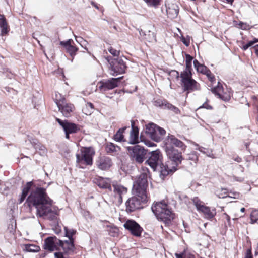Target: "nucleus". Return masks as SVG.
I'll return each instance as SVG.
<instances>
[{"mask_svg": "<svg viewBox=\"0 0 258 258\" xmlns=\"http://www.w3.org/2000/svg\"><path fill=\"white\" fill-rule=\"evenodd\" d=\"M165 134L166 131L159 127L156 129V132L154 133L153 135L151 138L155 142H160L164 138Z\"/></svg>", "mask_w": 258, "mask_h": 258, "instance_id": "a878e982", "label": "nucleus"}, {"mask_svg": "<svg viewBox=\"0 0 258 258\" xmlns=\"http://www.w3.org/2000/svg\"><path fill=\"white\" fill-rule=\"evenodd\" d=\"M240 211H241V212H244L245 211V208H241V209H240Z\"/></svg>", "mask_w": 258, "mask_h": 258, "instance_id": "338daca9", "label": "nucleus"}, {"mask_svg": "<svg viewBox=\"0 0 258 258\" xmlns=\"http://www.w3.org/2000/svg\"><path fill=\"white\" fill-rule=\"evenodd\" d=\"M212 92L216 95H220L221 93H223V88L221 86L218 85L216 87L212 89Z\"/></svg>", "mask_w": 258, "mask_h": 258, "instance_id": "79ce46f5", "label": "nucleus"}, {"mask_svg": "<svg viewBox=\"0 0 258 258\" xmlns=\"http://www.w3.org/2000/svg\"><path fill=\"white\" fill-rule=\"evenodd\" d=\"M235 160L237 162H240L241 161V159L237 158V159H235Z\"/></svg>", "mask_w": 258, "mask_h": 258, "instance_id": "774afa93", "label": "nucleus"}, {"mask_svg": "<svg viewBox=\"0 0 258 258\" xmlns=\"http://www.w3.org/2000/svg\"><path fill=\"white\" fill-rule=\"evenodd\" d=\"M194 67L197 70L198 72H200L202 74H204L205 71L208 69L207 67L205 65L201 64L199 62V61L195 59L193 62Z\"/></svg>", "mask_w": 258, "mask_h": 258, "instance_id": "473e14b6", "label": "nucleus"}, {"mask_svg": "<svg viewBox=\"0 0 258 258\" xmlns=\"http://www.w3.org/2000/svg\"><path fill=\"white\" fill-rule=\"evenodd\" d=\"M224 215L225 216V217L228 221V222H229L230 221V218L229 215H228L226 213H224Z\"/></svg>", "mask_w": 258, "mask_h": 258, "instance_id": "4d7b16f0", "label": "nucleus"}, {"mask_svg": "<svg viewBox=\"0 0 258 258\" xmlns=\"http://www.w3.org/2000/svg\"><path fill=\"white\" fill-rule=\"evenodd\" d=\"M173 73L175 74L177 76V77H179V73L177 71H173Z\"/></svg>", "mask_w": 258, "mask_h": 258, "instance_id": "0e129e2a", "label": "nucleus"}, {"mask_svg": "<svg viewBox=\"0 0 258 258\" xmlns=\"http://www.w3.org/2000/svg\"><path fill=\"white\" fill-rule=\"evenodd\" d=\"M253 48L255 50V53L256 55L257 56V57H258V44L255 45L253 47Z\"/></svg>", "mask_w": 258, "mask_h": 258, "instance_id": "6e6d98bb", "label": "nucleus"}, {"mask_svg": "<svg viewBox=\"0 0 258 258\" xmlns=\"http://www.w3.org/2000/svg\"><path fill=\"white\" fill-rule=\"evenodd\" d=\"M253 45V43L250 41L247 44H244L242 46V49L244 50H247L249 47Z\"/></svg>", "mask_w": 258, "mask_h": 258, "instance_id": "603ef678", "label": "nucleus"}, {"mask_svg": "<svg viewBox=\"0 0 258 258\" xmlns=\"http://www.w3.org/2000/svg\"><path fill=\"white\" fill-rule=\"evenodd\" d=\"M203 74L206 75L208 78L209 79V80L212 82L215 80L214 75L208 69L205 71V72Z\"/></svg>", "mask_w": 258, "mask_h": 258, "instance_id": "49530a36", "label": "nucleus"}, {"mask_svg": "<svg viewBox=\"0 0 258 258\" xmlns=\"http://www.w3.org/2000/svg\"><path fill=\"white\" fill-rule=\"evenodd\" d=\"M56 97L57 95H56ZM55 103L57 104L59 110L61 111L63 116L68 117L71 115V113L74 110V106L71 103H68L65 102L64 98L62 99L55 98Z\"/></svg>", "mask_w": 258, "mask_h": 258, "instance_id": "ddd939ff", "label": "nucleus"}, {"mask_svg": "<svg viewBox=\"0 0 258 258\" xmlns=\"http://www.w3.org/2000/svg\"><path fill=\"white\" fill-rule=\"evenodd\" d=\"M192 202L197 209L202 212L207 219L213 218L216 214V209L214 208L211 209L210 207L205 206L198 197L192 199Z\"/></svg>", "mask_w": 258, "mask_h": 258, "instance_id": "9b49d317", "label": "nucleus"}, {"mask_svg": "<svg viewBox=\"0 0 258 258\" xmlns=\"http://www.w3.org/2000/svg\"><path fill=\"white\" fill-rule=\"evenodd\" d=\"M165 148L166 154L171 162H172L173 164L177 167L181 163L182 160L181 152H179L172 146H168V147Z\"/></svg>", "mask_w": 258, "mask_h": 258, "instance_id": "f8f14e48", "label": "nucleus"}, {"mask_svg": "<svg viewBox=\"0 0 258 258\" xmlns=\"http://www.w3.org/2000/svg\"><path fill=\"white\" fill-rule=\"evenodd\" d=\"M239 25L240 26V28L243 30H247L250 28L249 25L247 24L246 23L240 22L239 23Z\"/></svg>", "mask_w": 258, "mask_h": 258, "instance_id": "3c124183", "label": "nucleus"}, {"mask_svg": "<svg viewBox=\"0 0 258 258\" xmlns=\"http://www.w3.org/2000/svg\"><path fill=\"white\" fill-rule=\"evenodd\" d=\"M72 43H73V40L70 39L66 41H61L60 44L65 48L67 52L70 54L72 59H73L76 55V52L78 51V48L73 46L72 44Z\"/></svg>", "mask_w": 258, "mask_h": 258, "instance_id": "4be33fe9", "label": "nucleus"}, {"mask_svg": "<svg viewBox=\"0 0 258 258\" xmlns=\"http://www.w3.org/2000/svg\"><path fill=\"white\" fill-rule=\"evenodd\" d=\"M183 43L187 46H188L189 45V42H187V41H183Z\"/></svg>", "mask_w": 258, "mask_h": 258, "instance_id": "69168bd1", "label": "nucleus"}, {"mask_svg": "<svg viewBox=\"0 0 258 258\" xmlns=\"http://www.w3.org/2000/svg\"><path fill=\"white\" fill-rule=\"evenodd\" d=\"M125 229L128 230L132 235L140 237L143 231V228L135 221L127 220L123 225Z\"/></svg>", "mask_w": 258, "mask_h": 258, "instance_id": "2eb2a0df", "label": "nucleus"}, {"mask_svg": "<svg viewBox=\"0 0 258 258\" xmlns=\"http://www.w3.org/2000/svg\"><path fill=\"white\" fill-rule=\"evenodd\" d=\"M252 43H253V45L256 43V42H258V39L257 38H254L253 39V40L252 41H251Z\"/></svg>", "mask_w": 258, "mask_h": 258, "instance_id": "680f3d73", "label": "nucleus"}, {"mask_svg": "<svg viewBox=\"0 0 258 258\" xmlns=\"http://www.w3.org/2000/svg\"><path fill=\"white\" fill-rule=\"evenodd\" d=\"M132 130L130 133L129 143L135 144L139 143V130L137 127L134 126V121H131Z\"/></svg>", "mask_w": 258, "mask_h": 258, "instance_id": "b1692460", "label": "nucleus"}, {"mask_svg": "<svg viewBox=\"0 0 258 258\" xmlns=\"http://www.w3.org/2000/svg\"><path fill=\"white\" fill-rule=\"evenodd\" d=\"M245 258H252L250 249H248L247 250Z\"/></svg>", "mask_w": 258, "mask_h": 258, "instance_id": "5fc2aeb1", "label": "nucleus"}, {"mask_svg": "<svg viewBox=\"0 0 258 258\" xmlns=\"http://www.w3.org/2000/svg\"><path fill=\"white\" fill-rule=\"evenodd\" d=\"M162 160L163 157L161 152L157 149L149 153L148 158L145 161V164L148 165L153 171H155L157 167L161 165Z\"/></svg>", "mask_w": 258, "mask_h": 258, "instance_id": "9d476101", "label": "nucleus"}, {"mask_svg": "<svg viewBox=\"0 0 258 258\" xmlns=\"http://www.w3.org/2000/svg\"><path fill=\"white\" fill-rule=\"evenodd\" d=\"M112 187L114 196L118 198L119 202L121 203L122 202V196L126 194L127 188L117 183H113Z\"/></svg>", "mask_w": 258, "mask_h": 258, "instance_id": "aec40b11", "label": "nucleus"}, {"mask_svg": "<svg viewBox=\"0 0 258 258\" xmlns=\"http://www.w3.org/2000/svg\"><path fill=\"white\" fill-rule=\"evenodd\" d=\"M168 17L171 19H174L177 17L179 9L176 5L172 4L166 9Z\"/></svg>", "mask_w": 258, "mask_h": 258, "instance_id": "bb28decb", "label": "nucleus"}, {"mask_svg": "<svg viewBox=\"0 0 258 258\" xmlns=\"http://www.w3.org/2000/svg\"><path fill=\"white\" fill-rule=\"evenodd\" d=\"M140 37L142 39L148 42H153L156 40L154 33L151 30L144 31L142 29H138Z\"/></svg>", "mask_w": 258, "mask_h": 258, "instance_id": "393cba45", "label": "nucleus"}, {"mask_svg": "<svg viewBox=\"0 0 258 258\" xmlns=\"http://www.w3.org/2000/svg\"><path fill=\"white\" fill-rule=\"evenodd\" d=\"M108 51L114 56H117L118 57V56L120 54V50H116L113 48L112 47H109L108 48Z\"/></svg>", "mask_w": 258, "mask_h": 258, "instance_id": "a18cd8bd", "label": "nucleus"}, {"mask_svg": "<svg viewBox=\"0 0 258 258\" xmlns=\"http://www.w3.org/2000/svg\"><path fill=\"white\" fill-rule=\"evenodd\" d=\"M137 196L130 198L126 202V210L128 212H132L142 208V204L147 201V196L136 193Z\"/></svg>", "mask_w": 258, "mask_h": 258, "instance_id": "20e7f679", "label": "nucleus"}, {"mask_svg": "<svg viewBox=\"0 0 258 258\" xmlns=\"http://www.w3.org/2000/svg\"><path fill=\"white\" fill-rule=\"evenodd\" d=\"M193 60V57L189 54H186L185 55V64L186 68L185 70L183 71L181 74H186L187 73H191V62Z\"/></svg>", "mask_w": 258, "mask_h": 258, "instance_id": "c756f323", "label": "nucleus"}, {"mask_svg": "<svg viewBox=\"0 0 258 258\" xmlns=\"http://www.w3.org/2000/svg\"><path fill=\"white\" fill-rule=\"evenodd\" d=\"M95 152L91 147L85 148L82 151L81 154L76 155L77 163L80 168H83V164L91 165L92 164V157Z\"/></svg>", "mask_w": 258, "mask_h": 258, "instance_id": "39448f33", "label": "nucleus"}, {"mask_svg": "<svg viewBox=\"0 0 258 258\" xmlns=\"http://www.w3.org/2000/svg\"><path fill=\"white\" fill-rule=\"evenodd\" d=\"M197 149L201 152H203L204 153H205V152L204 151V150H205V148L203 147H199Z\"/></svg>", "mask_w": 258, "mask_h": 258, "instance_id": "13d9d810", "label": "nucleus"}, {"mask_svg": "<svg viewBox=\"0 0 258 258\" xmlns=\"http://www.w3.org/2000/svg\"><path fill=\"white\" fill-rule=\"evenodd\" d=\"M87 105L89 107H90L91 109H93V105L92 103H90V102H88L87 103Z\"/></svg>", "mask_w": 258, "mask_h": 258, "instance_id": "052dcab7", "label": "nucleus"}, {"mask_svg": "<svg viewBox=\"0 0 258 258\" xmlns=\"http://www.w3.org/2000/svg\"><path fill=\"white\" fill-rule=\"evenodd\" d=\"M159 166H160V176L162 179H164L168 174L173 173L177 169V167L173 164L172 166H170V163L169 161L165 165H164L162 163L161 165Z\"/></svg>", "mask_w": 258, "mask_h": 258, "instance_id": "6ab92c4d", "label": "nucleus"}, {"mask_svg": "<svg viewBox=\"0 0 258 258\" xmlns=\"http://www.w3.org/2000/svg\"><path fill=\"white\" fill-rule=\"evenodd\" d=\"M91 4L92 6L95 7L96 9H99L98 6L96 4H95L94 2H91Z\"/></svg>", "mask_w": 258, "mask_h": 258, "instance_id": "bf43d9fd", "label": "nucleus"}, {"mask_svg": "<svg viewBox=\"0 0 258 258\" xmlns=\"http://www.w3.org/2000/svg\"><path fill=\"white\" fill-rule=\"evenodd\" d=\"M147 145H148L149 147H152V146H156L155 144L153 143H149L148 144H146Z\"/></svg>", "mask_w": 258, "mask_h": 258, "instance_id": "e2e57ef3", "label": "nucleus"}, {"mask_svg": "<svg viewBox=\"0 0 258 258\" xmlns=\"http://www.w3.org/2000/svg\"><path fill=\"white\" fill-rule=\"evenodd\" d=\"M187 159L196 162L198 159V157L197 153L195 151L191 152L190 153L187 155Z\"/></svg>", "mask_w": 258, "mask_h": 258, "instance_id": "37998d69", "label": "nucleus"}, {"mask_svg": "<svg viewBox=\"0 0 258 258\" xmlns=\"http://www.w3.org/2000/svg\"><path fill=\"white\" fill-rule=\"evenodd\" d=\"M28 137V140L26 141V142H27V141H28L35 148L37 145H38V144H39V142L38 141V140L34 138L33 137L31 136H29L28 135L27 136Z\"/></svg>", "mask_w": 258, "mask_h": 258, "instance_id": "a19ab883", "label": "nucleus"}, {"mask_svg": "<svg viewBox=\"0 0 258 258\" xmlns=\"http://www.w3.org/2000/svg\"><path fill=\"white\" fill-rule=\"evenodd\" d=\"M152 211L158 219L168 223L174 218V214L164 202L156 203L152 206Z\"/></svg>", "mask_w": 258, "mask_h": 258, "instance_id": "f03ea898", "label": "nucleus"}, {"mask_svg": "<svg viewBox=\"0 0 258 258\" xmlns=\"http://www.w3.org/2000/svg\"><path fill=\"white\" fill-rule=\"evenodd\" d=\"M111 165V160L108 157H100L96 161V165L101 170H106L109 168Z\"/></svg>", "mask_w": 258, "mask_h": 258, "instance_id": "412c9836", "label": "nucleus"}, {"mask_svg": "<svg viewBox=\"0 0 258 258\" xmlns=\"http://www.w3.org/2000/svg\"><path fill=\"white\" fill-rule=\"evenodd\" d=\"M58 240H59L56 237H47L44 241V248L50 252L55 251H58Z\"/></svg>", "mask_w": 258, "mask_h": 258, "instance_id": "dca6fc26", "label": "nucleus"}, {"mask_svg": "<svg viewBox=\"0 0 258 258\" xmlns=\"http://www.w3.org/2000/svg\"><path fill=\"white\" fill-rule=\"evenodd\" d=\"M35 149L38 150L39 154L41 155L45 154L47 152L46 148L40 143L35 147Z\"/></svg>", "mask_w": 258, "mask_h": 258, "instance_id": "ea45409f", "label": "nucleus"}, {"mask_svg": "<svg viewBox=\"0 0 258 258\" xmlns=\"http://www.w3.org/2000/svg\"><path fill=\"white\" fill-rule=\"evenodd\" d=\"M167 103L166 102H163V101L159 99V100H155L154 102V105L156 106H162V107H163L164 106L165 107V104Z\"/></svg>", "mask_w": 258, "mask_h": 258, "instance_id": "09e8293b", "label": "nucleus"}, {"mask_svg": "<svg viewBox=\"0 0 258 258\" xmlns=\"http://www.w3.org/2000/svg\"><path fill=\"white\" fill-rule=\"evenodd\" d=\"M200 108H204L207 109H211L212 107L209 105L207 102H205Z\"/></svg>", "mask_w": 258, "mask_h": 258, "instance_id": "864d4df0", "label": "nucleus"}, {"mask_svg": "<svg viewBox=\"0 0 258 258\" xmlns=\"http://www.w3.org/2000/svg\"><path fill=\"white\" fill-rule=\"evenodd\" d=\"M250 223L254 224L258 220V210H253L250 214Z\"/></svg>", "mask_w": 258, "mask_h": 258, "instance_id": "c9c22d12", "label": "nucleus"}, {"mask_svg": "<svg viewBox=\"0 0 258 258\" xmlns=\"http://www.w3.org/2000/svg\"><path fill=\"white\" fill-rule=\"evenodd\" d=\"M33 184V183L32 181L27 183L26 186L23 189L21 197L19 199V204L22 203L24 201Z\"/></svg>", "mask_w": 258, "mask_h": 258, "instance_id": "c85d7f7f", "label": "nucleus"}, {"mask_svg": "<svg viewBox=\"0 0 258 258\" xmlns=\"http://www.w3.org/2000/svg\"><path fill=\"white\" fill-rule=\"evenodd\" d=\"M164 142L165 148L168 147V146L174 145L177 147L180 148L182 150H185L186 148L185 144L173 135H168Z\"/></svg>", "mask_w": 258, "mask_h": 258, "instance_id": "a211bd4d", "label": "nucleus"}, {"mask_svg": "<svg viewBox=\"0 0 258 258\" xmlns=\"http://www.w3.org/2000/svg\"><path fill=\"white\" fill-rule=\"evenodd\" d=\"M94 182L101 188L108 189L109 191H112L111 181L108 178L99 177L94 180Z\"/></svg>", "mask_w": 258, "mask_h": 258, "instance_id": "5701e85b", "label": "nucleus"}, {"mask_svg": "<svg viewBox=\"0 0 258 258\" xmlns=\"http://www.w3.org/2000/svg\"><path fill=\"white\" fill-rule=\"evenodd\" d=\"M176 256L177 258H190V257H188L185 251L179 254L176 253Z\"/></svg>", "mask_w": 258, "mask_h": 258, "instance_id": "8fccbe9b", "label": "nucleus"}, {"mask_svg": "<svg viewBox=\"0 0 258 258\" xmlns=\"http://www.w3.org/2000/svg\"><path fill=\"white\" fill-rule=\"evenodd\" d=\"M39 246L34 244H26L24 245V250L27 252H36L39 251Z\"/></svg>", "mask_w": 258, "mask_h": 258, "instance_id": "f704fd0d", "label": "nucleus"}, {"mask_svg": "<svg viewBox=\"0 0 258 258\" xmlns=\"http://www.w3.org/2000/svg\"><path fill=\"white\" fill-rule=\"evenodd\" d=\"M126 127H124L118 130L114 136V139L117 142H121L123 140V133Z\"/></svg>", "mask_w": 258, "mask_h": 258, "instance_id": "72a5a7b5", "label": "nucleus"}, {"mask_svg": "<svg viewBox=\"0 0 258 258\" xmlns=\"http://www.w3.org/2000/svg\"><path fill=\"white\" fill-rule=\"evenodd\" d=\"M64 230L66 236L68 237L69 240H73L72 236L76 233V231L72 229H68L66 227L64 228Z\"/></svg>", "mask_w": 258, "mask_h": 258, "instance_id": "58836bf2", "label": "nucleus"}, {"mask_svg": "<svg viewBox=\"0 0 258 258\" xmlns=\"http://www.w3.org/2000/svg\"><path fill=\"white\" fill-rule=\"evenodd\" d=\"M30 208L34 207L36 209V216L43 218H49L53 213V201L48 197L46 189L37 187L33 189L26 200Z\"/></svg>", "mask_w": 258, "mask_h": 258, "instance_id": "f257e3e1", "label": "nucleus"}, {"mask_svg": "<svg viewBox=\"0 0 258 258\" xmlns=\"http://www.w3.org/2000/svg\"><path fill=\"white\" fill-rule=\"evenodd\" d=\"M191 76V73L180 74L183 89L188 92L199 90L200 88L199 84L192 79Z\"/></svg>", "mask_w": 258, "mask_h": 258, "instance_id": "1a4fd4ad", "label": "nucleus"}, {"mask_svg": "<svg viewBox=\"0 0 258 258\" xmlns=\"http://www.w3.org/2000/svg\"><path fill=\"white\" fill-rule=\"evenodd\" d=\"M218 97L222 100L227 101H229L231 98L230 94L229 93L224 92L221 93V95H219Z\"/></svg>", "mask_w": 258, "mask_h": 258, "instance_id": "c03bdc74", "label": "nucleus"}, {"mask_svg": "<svg viewBox=\"0 0 258 258\" xmlns=\"http://www.w3.org/2000/svg\"><path fill=\"white\" fill-rule=\"evenodd\" d=\"M110 64L109 70L110 74L112 76H117L125 73L126 66L121 57L114 58L111 61L108 60Z\"/></svg>", "mask_w": 258, "mask_h": 258, "instance_id": "6e6552de", "label": "nucleus"}, {"mask_svg": "<svg viewBox=\"0 0 258 258\" xmlns=\"http://www.w3.org/2000/svg\"><path fill=\"white\" fill-rule=\"evenodd\" d=\"M147 5L149 7H157L160 3L161 0H144Z\"/></svg>", "mask_w": 258, "mask_h": 258, "instance_id": "e433bc0d", "label": "nucleus"}, {"mask_svg": "<svg viewBox=\"0 0 258 258\" xmlns=\"http://www.w3.org/2000/svg\"><path fill=\"white\" fill-rule=\"evenodd\" d=\"M57 122L61 126L66 134V138L69 139L70 134L77 133L79 130V126L75 123L68 121H62L59 118H56Z\"/></svg>", "mask_w": 258, "mask_h": 258, "instance_id": "4468645a", "label": "nucleus"}, {"mask_svg": "<svg viewBox=\"0 0 258 258\" xmlns=\"http://www.w3.org/2000/svg\"><path fill=\"white\" fill-rule=\"evenodd\" d=\"M123 77L117 78H111L105 81H101L100 82V85L99 88L102 91H106L114 89L117 86L118 82Z\"/></svg>", "mask_w": 258, "mask_h": 258, "instance_id": "f3484780", "label": "nucleus"}, {"mask_svg": "<svg viewBox=\"0 0 258 258\" xmlns=\"http://www.w3.org/2000/svg\"><path fill=\"white\" fill-rule=\"evenodd\" d=\"M58 242V251H55L54 253L55 258H64V254H70L73 252L74 250L73 240H69L63 241L59 240Z\"/></svg>", "mask_w": 258, "mask_h": 258, "instance_id": "0eeeda50", "label": "nucleus"}, {"mask_svg": "<svg viewBox=\"0 0 258 258\" xmlns=\"http://www.w3.org/2000/svg\"><path fill=\"white\" fill-rule=\"evenodd\" d=\"M0 28L1 29V35L3 36L7 34L9 31V26L6 22V20L3 15H0Z\"/></svg>", "mask_w": 258, "mask_h": 258, "instance_id": "cd10ccee", "label": "nucleus"}, {"mask_svg": "<svg viewBox=\"0 0 258 258\" xmlns=\"http://www.w3.org/2000/svg\"><path fill=\"white\" fill-rule=\"evenodd\" d=\"M119 149V147L115 145L112 143H107L105 146V150L108 153L116 152Z\"/></svg>", "mask_w": 258, "mask_h": 258, "instance_id": "2f4dec72", "label": "nucleus"}, {"mask_svg": "<svg viewBox=\"0 0 258 258\" xmlns=\"http://www.w3.org/2000/svg\"><path fill=\"white\" fill-rule=\"evenodd\" d=\"M150 172L147 168H143V172L139 176L138 178L133 185V190L136 193L144 194L147 195L146 189L148 186V177Z\"/></svg>", "mask_w": 258, "mask_h": 258, "instance_id": "7ed1b4c3", "label": "nucleus"}, {"mask_svg": "<svg viewBox=\"0 0 258 258\" xmlns=\"http://www.w3.org/2000/svg\"><path fill=\"white\" fill-rule=\"evenodd\" d=\"M165 108L173 111L176 114H179L180 113L178 108L169 103H166L165 104Z\"/></svg>", "mask_w": 258, "mask_h": 258, "instance_id": "4c0bfd02", "label": "nucleus"}, {"mask_svg": "<svg viewBox=\"0 0 258 258\" xmlns=\"http://www.w3.org/2000/svg\"><path fill=\"white\" fill-rule=\"evenodd\" d=\"M159 126L153 123H150L146 125V133L151 138L154 132H156V129Z\"/></svg>", "mask_w": 258, "mask_h": 258, "instance_id": "7c9ffc66", "label": "nucleus"}, {"mask_svg": "<svg viewBox=\"0 0 258 258\" xmlns=\"http://www.w3.org/2000/svg\"><path fill=\"white\" fill-rule=\"evenodd\" d=\"M80 39H81V41L77 40V42L79 43L82 47H84L85 49L87 50L86 47L87 44H88L87 42L81 37L80 38Z\"/></svg>", "mask_w": 258, "mask_h": 258, "instance_id": "de8ad7c7", "label": "nucleus"}, {"mask_svg": "<svg viewBox=\"0 0 258 258\" xmlns=\"http://www.w3.org/2000/svg\"><path fill=\"white\" fill-rule=\"evenodd\" d=\"M127 149L133 161L139 164L143 162L147 154V151L143 147L137 145L133 147H127Z\"/></svg>", "mask_w": 258, "mask_h": 258, "instance_id": "423d86ee", "label": "nucleus"}]
</instances>
